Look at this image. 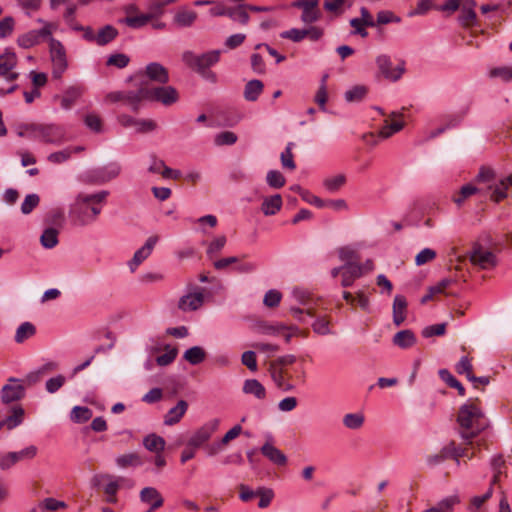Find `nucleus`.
Wrapping results in <instances>:
<instances>
[{"label":"nucleus","mask_w":512,"mask_h":512,"mask_svg":"<svg viewBox=\"0 0 512 512\" xmlns=\"http://www.w3.org/2000/svg\"><path fill=\"white\" fill-rule=\"evenodd\" d=\"M404 127V122L402 120H389L386 119L384 121V125L379 131V137L386 139L392 136L393 134L401 131Z\"/></svg>","instance_id":"36"},{"label":"nucleus","mask_w":512,"mask_h":512,"mask_svg":"<svg viewBox=\"0 0 512 512\" xmlns=\"http://www.w3.org/2000/svg\"><path fill=\"white\" fill-rule=\"evenodd\" d=\"M484 189L485 194L487 192L491 193L490 197L495 202H499L500 200L504 199L507 196V183L504 180H500L498 184L492 183L491 185H487L486 187H484Z\"/></svg>","instance_id":"39"},{"label":"nucleus","mask_w":512,"mask_h":512,"mask_svg":"<svg viewBox=\"0 0 512 512\" xmlns=\"http://www.w3.org/2000/svg\"><path fill=\"white\" fill-rule=\"evenodd\" d=\"M85 125L96 133L102 132V119L96 113H88L84 118Z\"/></svg>","instance_id":"56"},{"label":"nucleus","mask_w":512,"mask_h":512,"mask_svg":"<svg viewBox=\"0 0 512 512\" xmlns=\"http://www.w3.org/2000/svg\"><path fill=\"white\" fill-rule=\"evenodd\" d=\"M83 92H84V88L82 86L73 85V86H69L65 90L63 96H61V97L56 96L55 98L60 99L61 107L63 109L68 110L74 105V103L77 101V99L81 97Z\"/></svg>","instance_id":"23"},{"label":"nucleus","mask_w":512,"mask_h":512,"mask_svg":"<svg viewBox=\"0 0 512 512\" xmlns=\"http://www.w3.org/2000/svg\"><path fill=\"white\" fill-rule=\"evenodd\" d=\"M72 157V150L65 148L60 151L53 152L47 156L48 162L52 164H62Z\"/></svg>","instance_id":"54"},{"label":"nucleus","mask_w":512,"mask_h":512,"mask_svg":"<svg viewBox=\"0 0 512 512\" xmlns=\"http://www.w3.org/2000/svg\"><path fill=\"white\" fill-rule=\"evenodd\" d=\"M66 382L65 376L59 374L55 377H52L46 381L45 388L48 393L57 392Z\"/></svg>","instance_id":"60"},{"label":"nucleus","mask_w":512,"mask_h":512,"mask_svg":"<svg viewBox=\"0 0 512 512\" xmlns=\"http://www.w3.org/2000/svg\"><path fill=\"white\" fill-rule=\"evenodd\" d=\"M440 378L447 383L450 387L458 390L459 395H465V388L463 385L446 369L439 371Z\"/></svg>","instance_id":"47"},{"label":"nucleus","mask_w":512,"mask_h":512,"mask_svg":"<svg viewBox=\"0 0 512 512\" xmlns=\"http://www.w3.org/2000/svg\"><path fill=\"white\" fill-rule=\"evenodd\" d=\"M477 193L485 194L484 187L476 186L473 184L464 185L460 189V195L458 197L454 198V202L457 205H461L466 198L470 197L471 195L477 194Z\"/></svg>","instance_id":"42"},{"label":"nucleus","mask_w":512,"mask_h":512,"mask_svg":"<svg viewBox=\"0 0 512 512\" xmlns=\"http://www.w3.org/2000/svg\"><path fill=\"white\" fill-rule=\"evenodd\" d=\"M45 223L52 227H62L64 223V212L62 209L56 208L49 211L45 217Z\"/></svg>","instance_id":"48"},{"label":"nucleus","mask_w":512,"mask_h":512,"mask_svg":"<svg viewBox=\"0 0 512 512\" xmlns=\"http://www.w3.org/2000/svg\"><path fill=\"white\" fill-rule=\"evenodd\" d=\"M297 191L305 202L319 208L326 206L325 202L322 199L313 195L309 191L302 189L300 186H297Z\"/></svg>","instance_id":"57"},{"label":"nucleus","mask_w":512,"mask_h":512,"mask_svg":"<svg viewBox=\"0 0 512 512\" xmlns=\"http://www.w3.org/2000/svg\"><path fill=\"white\" fill-rule=\"evenodd\" d=\"M247 10V4L239 5L237 7H229L228 17L234 22L246 25L250 19Z\"/></svg>","instance_id":"38"},{"label":"nucleus","mask_w":512,"mask_h":512,"mask_svg":"<svg viewBox=\"0 0 512 512\" xmlns=\"http://www.w3.org/2000/svg\"><path fill=\"white\" fill-rule=\"evenodd\" d=\"M140 500L142 503L150 505V511L162 507L164 499L160 492L154 487H145L140 491Z\"/></svg>","instance_id":"19"},{"label":"nucleus","mask_w":512,"mask_h":512,"mask_svg":"<svg viewBox=\"0 0 512 512\" xmlns=\"http://www.w3.org/2000/svg\"><path fill=\"white\" fill-rule=\"evenodd\" d=\"M16 64V54L11 50L6 49L5 52L0 55V75L8 81L16 80L19 76L17 72L13 71Z\"/></svg>","instance_id":"14"},{"label":"nucleus","mask_w":512,"mask_h":512,"mask_svg":"<svg viewBox=\"0 0 512 512\" xmlns=\"http://www.w3.org/2000/svg\"><path fill=\"white\" fill-rule=\"evenodd\" d=\"M129 61H130V59L127 55L122 54V53H117V54L111 55L107 59L106 64L108 66H115L119 69H122L128 65Z\"/></svg>","instance_id":"62"},{"label":"nucleus","mask_w":512,"mask_h":512,"mask_svg":"<svg viewBox=\"0 0 512 512\" xmlns=\"http://www.w3.org/2000/svg\"><path fill=\"white\" fill-rule=\"evenodd\" d=\"M58 234L59 231L56 228H46L40 237L42 246L46 249L54 248L58 244Z\"/></svg>","instance_id":"40"},{"label":"nucleus","mask_w":512,"mask_h":512,"mask_svg":"<svg viewBox=\"0 0 512 512\" xmlns=\"http://www.w3.org/2000/svg\"><path fill=\"white\" fill-rule=\"evenodd\" d=\"M57 28L54 23H45L40 30H31L27 33L20 35L17 39V43L20 47L28 49L39 44L42 39L51 37L52 32Z\"/></svg>","instance_id":"10"},{"label":"nucleus","mask_w":512,"mask_h":512,"mask_svg":"<svg viewBox=\"0 0 512 512\" xmlns=\"http://www.w3.org/2000/svg\"><path fill=\"white\" fill-rule=\"evenodd\" d=\"M393 343L402 349H407L416 343V337L411 330H401L394 335Z\"/></svg>","instance_id":"32"},{"label":"nucleus","mask_w":512,"mask_h":512,"mask_svg":"<svg viewBox=\"0 0 512 512\" xmlns=\"http://www.w3.org/2000/svg\"><path fill=\"white\" fill-rule=\"evenodd\" d=\"M218 426V419H213L205 423L192 434V436L188 440V446L193 448L201 447L205 442H207L210 439L212 434L217 430Z\"/></svg>","instance_id":"12"},{"label":"nucleus","mask_w":512,"mask_h":512,"mask_svg":"<svg viewBox=\"0 0 512 512\" xmlns=\"http://www.w3.org/2000/svg\"><path fill=\"white\" fill-rule=\"evenodd\" d=\"M70 417L75 423H84L92 417V411L88 407L75 406L71 411Z\"/></svg>","instance_id":"45"},{"label":"nucleus","mask_w":512,"mask_h":512,"mask_svg":"<svg viewBox=\"0 0 512 512\" xmlns=\"http://www.w3.org/2000/svg\"><path fill=\"white\" fill-rule=\"evenodd\" d=\"M188 409V404L184 400L178 401L176 406L172 407L165 415L164 417V423L166 425H174L178 423L181 418L184 416Z\"/></svg>","instance_id":"26"},{"label":"nucleus","mask_w":512,"mask_h":512,"mask_svg":"<svg viewBox=\"0 0 512 512\" xmlns=\"http://www.w3.org/2000/svg\"><path fill=\"white\" fill-rule=\"evenodd\" d=\"M144 78L162 85L169 81V73L162 64L151 62L144 70L139 71L134 77H131L130 80L137 81L136 85L139 87L141 81H146Z\"/></svg>","instance_id":"7"},{"label":"nucleus","mask_w":512,"mask_h":512,"mask_svg":"<svg viewBox=\"0 0 512 512\" xmlns=\"http://www.w3.org/2000/svg\"><path fill=\"white\" fill-rule=\"evenodd\" d=\"M407 301L403 295H396L393 301V322L400 326L406 319Z\"/></svg>","instance_id":"25"},{"label":"nucleus","mask_w":512,"mask_h":512,"mask_svg":"<svg viewBox=\"0 0 512 512\" xmlns=\"http://www.w3.org/2000/svg\"><path fill=\"white\" fill-rule=\"evenodd\" d=\"M183 358L191 365H198L205 360L206 352L200 346H193L184 352Z\"/></svg>","instance_id":"34"},{"label":"nucleus","mask_w":512,"mask_h":512,"mask_svg":"<svg viewBox=\"0 0 512 512\" xmlns=\"http://www.w3.org/2000/svg\"><path fill=\"white\" fill-rule=\"evenodd\" d=\"M25 388L20 381L15 378H10L8 383L1 389V400L5 404L17 401L24 396Z\"/></svg>","instance_id":"15"},{"label":"nucleus","mask_w":512,"mask_h":512,"mask_svg":"<svg viewBox=\"0 0 512 512\" xmlns=\"http://www.w3.org/2000/svg\"><path fill=\"white\" fill-rule=\"evenodd\" d=\"M238 137L232 131H223L218 133L214 138V143L217 146L233 145L236 143Z\"/></svg>","instance_id":"53"},{"label":"nucleus","mask_w":512,"mask_h":512,"mask_svg":"<svg viewBox=\"0 0 512 512\" xmlns=\"http://www.w3.org/2000/svg\"><path fill=\"white\" fill-rule=\"evenodd\" d=\"M263 89H264V85H263L262 81H260L258 79L250 80L245 84L243 96H244L245 100H247L249 102H254L262 94Z\"/></svg>","instance_id":"28"},{"label":"nucleus","mask_w":512,"mask_h":512,"mask_svg":"<svg viewBox=\"0 0 512 512\" xmlns=\"http://www.w3.org/2000/svg\"><path fill=\"white\" fill-rule=\"evenodd\" d=\"M293 143H288L286 149L281 153V164L284 168L294 170L296 168L292 153Z\"/></svg>","instance_id":"59"},{"label":"nucleus","mask_w":512,"mask_h":512,"mask_svg":"<svg viewBox=\"0 0 512 512\" xmlns=\"http://www.w3.org/2000/svg\"><path fill=\"white\" fill-rule=\"evenodd\" d=\"M118 36V30L112 25H105L97 32V45L104 46Z\"/></svg>","instance_id":"33"},{"label":"nucleus","mask_w":512,"mask_h":512,"mask_svg":"<svg viewBox=\"0 0 512 512\" xmlns=\"http://www.w3.org/2000/svg\"><path fill=\"white\" fill-rule=\"evenodd\" d=\"M282 207V197L280 194H275L270 197H266L261 205V210L266 216L276 214Z\"/></svg>","instance_id":"30"},{"label":"nucleus","mask_w":512,"mask_h":512,"mask_svg":"<svg viewBox=\"0 0 512 512\" xmlns=\"http://www.w3.org/2000/svg\"><path fill=\"white\" fill-rule=\"evenodd\" d=\"M261 453L276 465L283 466L287 463L285 454L269 442L261 447Z\"/></svg>","instance_id":"24"},{"label":"nucleus","mask_w":512,"mask_h":512,"mask_svg":"<svg viewBox=\"0 0 512 512\" xmlns=\"http://www.w3.org/2000/svg\"><path fill=\"white\" fill-rule=\"evenodd\" d=\"M490 77L501 78L504 81L512 80V67H497L489 72Z\"/></svg>","instance_id":"64"},{"label":"nucleus","mask_w":512,"mask_h":512,"mask_svg":"<svg viewBox=\"0 0 512 512\" xmlns=\"http://www.w3.org/2000/svg\"><path fill=\"white\" fill-rule=\"evenodd\" d=\"M243 392L245 394L253 395L259 400H262L266 397L265 387L256 379L245 380L243 384Z\"/></svg>","instance_id":"31"},{"label":"nucleus","mask_w":512,"mask_h":512,"mask_svg":"<svg viewBox=\"0 0 512 512\" xmlns=\"http://www.w3.org/2000/svg\"><path fill=\"white\" fill-rule=\"evenodd\" d=\"M364 420L362 413H348L343 417V424L348 429L356 430L363 426Z\"/></svg>","instance_id":"44"},{"label":"nucleus","mask_w":512,"mask_h":512,"mask_svg":"<svg viewBox=\"0 0 512 512\" xmlns=\"http://www.w3.org/2000/svg\"><path fill=\"white\" fill-rule=\"evenodd\" d=\"M158 240H159V237L157 235L150 236L146 240L145 244L134 253V256L128 262V266H129L131 272H134L137 269V267L145 259H147L149 257V255L151 254L153 248L157 244Z\"/></svg>","instance_id":"16"},{"label":"nucleus","mask_w":512,"mask_h":512,"mask_svg":"<svg viewBox=\"0 0 512 512\" xmlns=\"http://www.w3.org/2000/svg\"><path fill=\"white\" fill-rule=\"evenodd\" d=\"M49 58L51 74L54 79H61L68 69V58L64 45L57 39L49 38Z\"/></svg>","instance_id":"5"},{"label":"nucleus","mask_w":512,"mask_h":512,"mask_svg":"<svg viewBox=\"0 0 512 512\" xmlns=\"http://www.w3.org/2000/svg\"><path fill=\"white\" fill-rule=\"evenodd\" d=\"M13 456H15L16 462L32 460L38 454V448L35 445H29L23 448L20 451H12Z\"/></svg>","instance_id":"49"},{"label":"nucleus","mask_w":512,"mask_h":512,"mask_svg":"<svg viewBox=\"0 0 512 512\" xmlns=\"http://www.w3.org/2000/svg\"><path fill=\"white\" fill-rule=\"evenodd\" d=\"M26 130L31 131V138L44 143L60 145L66 141V131L55 124H28Z\"/></svg>","instance_id":"4"},{"label":"nucleus","mask_w":512,"mask_h":512,"mask_svg":"<svg viewBox=\"0 0 512 512\" xmlns=\"http://www.w3.org/2000/svg\"><path fill=\"white\" fill-rule=\"evenodd\" d=\"M203 302L204 295L202 292L189 293L179 299L178 308L184 312L195 311L203 305Z\"/></svg>","instance_id":"21"},{"label":"nucleus","mask_w":512,"mask_h":512,"mask_svg":"<svg viewBox=\"0 0 512 512\" xmlns=\"http://www.w3.org/2000/svg\"><path fill=\"white\" fill-rule=\"evenodd\" d=\"M367 94V88L362 85H357L345 92V99L348 102L361 101Z\"/></svg>","instance_id":"51"},{"label":"nucleus","mask_w":512,"mask_h":512,"mask_svg":"<svg viewBox=\"0 0 512 512\" xmlns=\"http://www.w3.org/2000/svg\"><path fill=\"white\" fill-rule=\"evenodd\" d=\"M475 0H461L459 22L464 27H470L476 24L477 16L475 13Z\"/></svg>","instance_id":"18"},{"label":"nucleus","mask_w":512,"mask_h":512,"mask_svg":"<svg viewBox=\"0 0 512 512\" xmlns=\"http://www.w3.org/2000/svg\"><path fill=\"white\" fill-rule=\"evenodd\" d=\"M36 333V327L31 322H23L16 330L15 342L23 343L27 339L34 336Z\"/></svg>","instance_id":"41"},{"label":"nucleus","mask_w":512,"mask_h":512,"mask_svg":"<svg viewBox=\"0 0 512 512\" xmlns=\"http://www.w3.org/2000/svg\"><path fill=\"white\" fill-rule=\"evenodd\" d=\"M470 262L480 269H492L497 265L496 255L480 244H474L468 253Z\"/></svg>","instance_id":"8"},{"label":"nucleus","mask_w":512,"mask_h":512,"mask_svg":"<svg viewBox=\"0 0 512 512\" xmlns=\"http://www.w3.org/2000/svg\"><path fill=\"white\" fill-rule=\"evenodd\" d=\"M219 56V50L210 51L200 55L191 51H186L182 55V60L190 68L198 72H204L208 67L218 62Z\"/></svg>","instance_id":"6"},{"label":"nucleus","mask_w":512,"mask_h":512,"mask_svg":"<svg viewBox=\"0 0 512 512\" xmlns=\"http://www.w3.org/2000/svg\"><path fill=\"white\" fill-rule=\"evenodd\" d=\"M121 172L120 164L113 162L103 167L92 170L87 178L88 181L95 184H102L115 179Z\"/></svg>","instance_id":"11"},{"label":"nucleus","mask_w":512,"mask_h":512,"mask_svg":"<svg viewBox=\"0 0 512 512\" xmlns=\"http://www.w3.org/2000/svg\"><path fill=\"white\" fill-rule=\"evenodd\" d=\"M363 276V267L358 263L344 264V271L342 273L341 285L343 287H350L353 282Z\"/></svg>","instance_id":"22"},{"label":"nucleus","mask_w":512,"mask_h":512,"mask_svg":"<svg viewBox=\"0 0 512 512\" xmlns=\"http://www.w3.org/2000/svg\"><path fill=\"white\" fill-rule=\"evenodd\" d=\"M460 502L459 497L456 495L449 496L435 506L440 512H452L454 506Z\"/></svg>","instance_id":"63"},{"label":"nucleus","mask_w":512,"mask_h":512,"mask_svg":"<svg viewBox=\"0 0 512 512\" xmlns=\"http://www.w3.org/2000/svg\"><path fill=\"white\" fill-rule=\"evenodd\" d=\"M256 493V496L260 498L258 503L259 508H267L274 497L273 490L261 487L256 490Z\"/></svg>","instance_id":"55"},{"label":"nucleus","mask_w":512,"mask_h":512,"mask_svg":"<svg viewBox=\"0 0 512 512\" xmlns=\"http://www.w3.org/2000/svg\"><path fill=\"white\" fill-rule=\"evenodd\" d=\"M197 19V13L185 8L179 9L173 18V23L179 28L190 27Z\"/></svg>","instance_id":"27"},{"label":"nucleus","mask_w":512,"mask_h":512,"mask_svg":"<svg viewBox=\"0 0 512 512\" xmlns=\"http://www.w3.org/2000/svg\"><path fill=\"white\" fill-rule=\"evenodd\" d=\"M376 65L381 75L392 82L398 81L405 73V62L402 60L393 68L391 57L386 54H380L376 57Z\"/></svg>","instance_id":"9"},{"label":"nucleus","mask_w":512,"mask_h":512,"mask_svg":"<svg viewBox=\"0 0 512 512\" xmlns=\"http://www.w3.org/2000/svg\"><path fill=\"white\" fill-rule=\"evenodd\" d=\"M401 22V18L397 15H395L392 11L390 10H382V11H379L377 13V18H376V26H379V25H386V24H389V23H400Z\"/></svg>","instance_id":"52"},{"label":"nucleus","mask_w":512,"mask_h":512,"mask_svg":"<svg viewBox=\"0 0 512 512\" xmlns=\"http://www.w3.org/2000/svg\"><path fill=\"white\" fill-rule=\"evenodd\" d=\"M293 5L302 9L301 19L303 22L313 23L319 19L318 0H298Z\"/></svg>","instance_id":"17"},{"label":"nucleus","mask_w":512,"mask_h":512,"mask_svg":"<svg viewBox=\"0 0 512 512\" xmlns=\"http://www.w3.org/2000/svg\"><path fill=\"white\" fill-rule=\"evenodd\" d=\"M269 373L274 384L282 391H290L294 385L289 382V376L283 368L277 367L276 364H269Z\"/></svg>","instance_id":"20"},{"label":"nucleus","mask_w":512,"mask_h":512,"mask_svg":"<svg viewBox=\"0 0 512 512\" xmlns=\"http://www.w3.org/2000/svg\"><path fill=\"white\" fill-rule=\"evenodd\" d=\"M119 23L125 24L131 28L137 29L145 26L149 21L146 13L137 16H128L118 20Z\"/></svg>","instance_id":"46"},{"label":"nucleus","mask_w":512,"mask_h":512,"mask_svg":"<svg viewBox=\"0 0 512 512\" xmlns=\"http://www.w3.org/2000/svg\"><path fill=\"white\" fill-rule=\"evenodd\" d=\"M436 258V252L430 248H424L415 257V264L422 266Z\"/></svg>","instance_id":"61"},{"label":"nucleus","mask_w":512,"mask_h":512,"mask_svg":"<svg viewBox=\"0 0 512 512\" xmlns=\"http://www.w3.org/2000/svg\"><path fill=\"white\" fill-rule=\"evenodd\" d=\"M267 184L274 189H279L285 185V177L277 170H270L266 175Z\"/></svg>","instance_id":"50"},{"label":"nucleus","mask_w":512,"mask_h":512,"mask_svg":"<svg viewBox=\"0 0 512 512\" xmlns=\"http://www.w3.org/2000/svg\"><path fill=\"white\" fill-rule=\"evenodd\" d=\"M106 100L110 102H123L124 104L131 107L133 111H137L139 109V105L142 101V97L140 95V86L136 91H114L106 96Z\"/></svg>","instance_id":"13"},{"label":"nucleus","mask_w":512,"mask_h":512,"mask_svg":"<svg viewBox=\"0 0 512 512\" xmlns=\"http://www.w3.org/2000/svg\"><path fill=\"white\" fill-rule=\"evenodd\" d=\"M108 194L104 190L94 194H78L70 211L75 225L83 227L94 223L102 210L99 204L106 200Z\"/></svg>","instance_id":"1"},{"label":"nucleus","mask_w":512,"mask_h":512,"mask_svg":"<svg viewBox=\"0 0 512 512\" xmlns=\"http://www.w3.org/2000/svg\"><path fill=\"white\" fill-rule=\"evenodd\" d=\"M115 461L120 468L138 467L143 464L140 455L135 452L120 455Z\"/></svg>","instance_id":"37"},{"label":"nucleus","mask_w":512,"mask_h":512,"mask_svg":"<svg viewBox=\"0 0 512 512\" xmlns=\"http://www.w3.org/2000/svg\"><path fill=\"white\" fill-rule=\"evenodd\" d=\"M24 415L25 411L21 406H13L10 409L9 414L5 418H3L4 423L6 424V428L8 430H12L19 426L24 420Z\"/></svg>","instance_id":"29"},{"label":"nucleus","mask_w":512,"mask_h":512,"mask_svg":"<svg viewBox=\"0 0 512 512\" xmlns=\"http://www.w3.org/2000/svg\"><path fill=\"white\" fill-rule=\"evenodd\" d=\"M495 180L494 172L488 168H482L478 173L475 181L478 183V186L486 187L487 185H491Z\"/></svg>","instance_id":"58"},{"label":"nucleus","mask_w":512,"mask_h":512,"mask_svg":"<svg viewBox=\"0 0 512 512\" xmlns=\"http://www.w3.org/2000/svg\"><path fill=\"white\" fill-rule=\"evenodd\" d=\"M140 95L142 101H155L164 106H171L179 100V93L173 86L165 84L152 86L148 81H141Z\"/></svg>","instance_id":"3"},{"label":"nucleus","mask_w":512,"mask_h":512,"mask_svg":"<svg viewBox=\"0 0 512 512\" xmlns=\"http://www.w3.org/2000/svg\"><path fill=\"white\" fill-rule=\"evenodd\" d=\"M144 447L155 453H161L165 449V440L156 434H149L143 439Z\"/></svg>","instance_id":"35"},{"label":"nucleus","mask_w":512,"mask_h":512,"mask_svg":"<svg viewBox=\"0 0 512 512\" xmlns=\"http://www.w3.org/2000/svg\"><path fill=\"white\" fill-rule=\"evenodd\" d=\"M457 423L460 436L466 441H471L488 426L484 413L473 401H468L459 408Z\"/></svg>","instance_id":"2"},{"label":"nucleus","mask_w":512,"mask_h":512,"mask_svg":"<svg viewBox=\"0 0 512 512\" xmlns=\"http://www.w3.org/2000/svg\"><path fill=\"white\" fill-rule=\"evenodd\" d=\"M346 183V176L344 174H338L331 177H327L323 181L325 189L331 193L337 192Z\"/></svg>","instance_id":"43"}]
</instances>
